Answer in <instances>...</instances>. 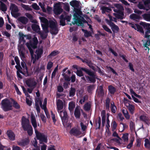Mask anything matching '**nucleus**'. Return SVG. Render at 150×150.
I'll return each instance as SVG.
<instances>
[{"label": "nucleus", "mask_w": 150, "mask_h": 150, "mask_svg": "<svg viewBox=\"0 0 150 150\" xmlns=\"http://www.w3.org/2000/svg\"><path fill=\"white\" fill-rule=\"evenodd\" d=\"M82 71L90 76H86V77L89 81L90 83H94L96 82V79H97V75L93 71L86 68L81 67L80 70H77L76 74L78 76L81 77L83 76Z\"/></svg>", "instance_id": "f257e3e1"}, {"label": "nucleus", "mask_w": 150, "mask_h": 150, "mask_svg": "<svg viewBox=\"0 0 150 150\" xmlns=\"http://www.w3.org/2000/svg\"><path fill=\"white\" fill-rule=\"evenodd\" d=\"M22 127L25 131H27L28 134L31 136L33 132V128L30 124L29 120L25 117L23 116L21 118Z\"/></svg>", "instance_id": "f03ea898"}, {"label": "nucleus", "mask_w": 150, "mask_h": 150, "mask_svg": "<svg viewBox=\"0 0 150 150\" xmlns=\"http://www.w3.org/2000/svg\"><path fill=\"white\" fill-rule=\"evenodd\" d=\"M1 108L4 112L11 110L12 109V103L7 98L1 101Z\"/></svg>", "instance_id": "7ed1b4c3"}, {"label": "nucleus", "mask_w": 150, "mask_h": 150, "mask_svg": "<svg viewBox=\"0 0 150 150\" xmlns=\"http://www.w3.org/2000/svg\"><path fill=\"white\" fill-rule=\"evenodd\" d=\"M35 106L38 113H39L40 112V108L39 104L41 108L44 110V111L47 110L46 105H42V98H36L35 100Z\"/></svg>", "instance_id": "20e7f679"}, {"label": "nucleus", "mask_w": 150, "mask_h": 150, "mask_svg": "<svg viewBox=\"0 0 150 150\" xmlns=\"http://www.w3.org/2000/svg\"><path fill=\"white\" fill-rule=\"evenodd\" d=\"M117 8H119V9H114L113 10V11L117 13H114L113 15L115 16L118 19H120V20H122L124 18L123 16H124V12L121 11L120 9H123L122 6L120 5H118Z\"/></svg>", "instance_id": "39448f33"}, {"label": "nucleus", "mask_w": 150, "mask_h": 150, "mask_svg": "<svg viewBox=\"0 0 150 150\" xmlns=\"http://www.w3.org/2000/svg\"><path fill=\"white\" fill-rule=\"evenodd\" d=\"M41 22L43 24H41V26L45 32L47 33L49 32V22L48 20L44 17H40Z\"/></svg>", "instance_id": "423d86ee"}, {"label": "nucleus", "mask_w": 150, "mask_h": 150, "mask_svg": "<svg viewBox=\"0 0 150 150\" xmlns=\"http://www.w3.org/2000/svg\"><path fill=\"white\" fill-rule=\"evenodd\" d=\"M35 134L37 139L40 141V144H42V142L47 143V136L44 134L38 132V130H35Z\"/></svg>", "instance_id": "0eeeda50"}, {"label": "nucleus", "mask_w": 150, "mask_h": 150, "mask_svg": "<svg viewBox=\"0 0 150 150\" xmlns=\"http://www.w3.org/2000/svg\"><path fill=\"white\" fill-rule=\"evenodd\" d=\"M49 24V27L51 28V33L54 35L57 34L58 32V30L57 27V24L53 21H50Z\"/></svg>", "instance_id": "6e6552de"}, {"label": "nucleus", "mask_w": 150, "mask_h": 150, "mask_svg": "<svg viewBox=\"0 0 150 150\" xmlns=\"http://www.w3.org/2000/svg\"><path fill=\"white\" fill-rule=\"evenodd\" d=\"M18 52L21 59L25 58V50L23 45L21 44L20 45L19 48L18 49Z\"/></svg>", "instance_id": "1a4fd4ad"}, {"label": "nucleus", "mask_w": 150, "mask_h": 150, "mask_svg": "<svg viewBox=\"0 0 150 150\" xmlns=\"http://www.w3.org/2000/svg\"><path fill=\"white\" fill-rule=\"evenodd\" d=\"M25 83L28 87L33 88L36 87L37 85V83L31 78L28 79L26 80Z\"/></svg>", "instance_id": "9d476101"}, {"label": "nucleus", "mask_w": 150, "mask_h": 150, "mask_svg": "<svg viewBox=\"0 0 150 150\" xmlns=\"http://www.w3.org/2000/svg\"><path fill=\"white\" fill-rule=\"evenodd\" d=\"M108 24L110 27L112 32L114 33V34L115 33H117L119 30L118 26L112 21H108Z\"/></svg>", "instance_id": "9b49d317"}, {"label": "nucleus", "mask_w": 150, "mask_h": 150, "mask_svg": "<svg viewBox=\"0 0 150 150\" xmlns=\"http://www.w3.org/2000/svg\"><path fill=\"white\" fill-rule=\"evenodd\" d=\"M70 134L75 136H77L81 134L80 130L76 128H72L69 132Z\"/></svg>", "instance_id": "f8f14e48"}, {"label": "nucleus", "mask_w": 150, "mask_h": 150, "mask_svg": "<svg viewBox=\"0 0 150 150\" xmlns=\"http://www.w3.org/2000/svg\"><path fill=\"white\" fill-rule=\"evenodd\" d=\"M82 22L85 23H87V21L85 20L84 18L82 17L81 18H79L76 20H74V24H76L78 26H83V24L82 23Z\"/></svg>", "instance_id": "ddd939ff"}, {"label": "nucleus", "mask_w": 150, "mask_h": 150, "mask_svg": "<svg viewBox=\"0 0 150 150\" xmlns=\"http://www.w3.org/2000/svg\"><path fill=\"white\" fill-rule=\"evenodd\" d=\"M6 134L10 140L13 141L15 140V134L11 130H8Z\"/></svg>", "instance_id": "4468645a"}, {"label": "nucleus", "mask_w": 150, "mask_h": 150, "mask_svg": "<svg viewBox=\"0 0 150 150\" xmlns=\"http://www.w3.org/2000/svg\"><path fill=\"white\" fill-rule=\"evenodd\" d=\"M35 53L36 54H35V56L37 57V60H38L42 57L43 53L42 48H38L36 50Z\"/></svg>", "instance_id": "2eb2a0df"}, {"label": "nucleus", "mask_w": 150, "mask_h": 150, "mask_svg": "<svg viewBox=\"0 0 150 150\" xmlns=\"http://www.w3.org/2000/svg\"><path fill=\"white\" fill-rule=\"evenodd\" d=\"M129 17L131 19L136 21H138L142 19V17L134 13L131 14Z\"/></svg>", "instance_id": "dca6fc26"}, {"label": "nucleus", "mask_w": 150, "mask_h": 150, "mask_svg": "<svg viewBox=\"0 0 150 150\" xmlns=\"http://www.w3.org/2000/svg\"><path fill=\"white\" fill-rule=\"evenodd\" d=\"M18 20L19 22L24 25L26 24L28 22V19L25 16H20L18 18Z\"/></svg>", "instance_id": "f3484780"}, {"label": "nucleus", "mask_w": 150, "mask_h": 150, "mask_svg": "<svg viewBox=\"0 0 150 150\" xmlns=\"http://www.w3.org/2000/svg\"><path fill=\"white\" fill-rule=\"evenodd\" d=\"M30 142L29 139H25L22 140L21 141L18 142V144L20 146H25L28 145Z\"/></svg>", "instance_id": "a211bd4d"}, {"label": "nucleus", "mask_w": 150, "mask_h": 150, "mask_svg": "<svg viewBox=\"0 0 150 150\" xmlns=\"http://www.w3.org/2000/svg\"><path fill=\"white\" fill-rule=\"evenodd\" d=\"M60 115L62 122L65 121L67 120L68 115L67 112L66 111H61Z\"/></svg>", "instance_id": "6ab92c4d"}, {"label": "nucleus", "mask_w": 150, "mask_h": 150, "mask_svg": "<svg viewBox=\"0 0 150 150\" xmlns=\"http://www.w3.org/2000/svg\"><path fill=\"white\" fill-rule=\"evenodd\" d=\"M57 110L58 112L63 108V103L61 100L58 99L57 102Z\"/></svg>", "instance_id": "aec40b11"}, {"label": "nucleus", "mask_w": 150, "mask_h": 150, "mask_svg": "<svg viewBox=\"0 0 150 150\" xmlns=\"http://www.w3.org/2000/svg\"><path fill=\"white\" fill-rule=\"evenodd\" d=\"M109 92L112 95H114L116 91V89L112 85H109L108 87Z\"/></svg>", "instance_id": "412c9836"}, {"label": "nucleus", "mask_w": 150, "mask_h": 150, "mask_svg": "<svg viewBox=\"0 0 150 150\" xmlns=\"http://www.w3.org/2000/svg\"><path fill=\"white\" fill-rule=\"evenodd\" d=\"M32 30L35 32L38 33L40 31L39 26L35 24H33L31 25Z\"/></svg>", "instance_id": "4be33fe9"}, {"label": "nucleus", "mask_w": 150, "mask_h": 150, "mask_svg": "<svg viewBox=\"0 0 150 150\" xmlns=\"http://www.w3.org/2000/svg\"><path fill=\"white\" fill-rule=\"evenodd\" d=\"M74 115L76 118H80L81 115L80 110L78 107H76L75 109Z\"/></svg>", "instance_id": "5701e85b"}, {"label": "nucleus", "mask_w": 150, "mask_h": 150, "mask_svg": "<svg viewBox=\"0 0 150 150\" xmlns=\"http://www.w3.org/2000/svg\"><path fill=\"white\" fill-rule=\"evenodd\" d=\"M62 11V9L59 6H56L54 9V12L57 15L60 14Z\"/></svg>", "instance_id": "b1692460"}, {"label": "nucleus", "mask_w": 150, "mask_h": 150, "mask_svg": "<svg viewBox=\"0 0 150 150\" xmlns=\"http://www.w3.org/2000/svg\"><path fill=\"white\" fill-rule=\"evenodd\" d=\"M91 104L90 102H87L84 105L83 109L86 111H89L91 108Z\"/></svg>", "instance_id": "393cba45"}, {"label": "nucleus", "mask_w": 150, "mask_h": 150, "mask_svg": "<svg viewBox=\"0 0 150 150\" xmlns=\"http://www.w3.org/2000/svg\"><path fill=\"white\" fill-rule=\"evenodd\" d=\"M11 12H17L19 11L18 8L17 6L14 4H12L10 7Z\"/></svg>", "instance_id": "a878e982"}, {"label": "nucleus", "mask_w": 150, "mask_h": 150, "mask_svg": "<svg viewBox=\"0 0 150 150\" xmlns=\"http://www.w3.org/2000/svg\"><path fill=\"white\" fill-rule=\"evenodd\" d=\"M70 5L72 7L78 8L79 6V2L77 0H72L70 2Z\"/></svg>", "instance_id": "bb28decb"}, {"label": "nucleus", "mask_w": 150, "mask_h": 150, "mask_svg": "<svg viewBox=\"0 0 150 150\" xmlns=\"http://www.w3.org/2000/svg\"><path fill=\"white\" fill-rule=\"evenodd\" d=\"M0 10H1L3 12H5L6 11L7 9L6 5L1 1H0Z\"/></svg>", "instance_id": "cd10ccee"}, {"label": "nucleus", "mask_w": 150, "mask_h": 150, "mask_svg": "<svg viewBox=\"0 0 150 150\" xmlns=\"http://www.w3.org/2000/svg\"><path fill=\"white\" fill-rule=\"evenodd\" d=\"M110 100L109 98L108 97L105 100V107L106 110L109 111L110 110Z\"/></svg>", "instance_id": "c85d7f7f"}, {"label": "nucleus", "mask_w": 150, "mask_h": 150, "mask_svg": "<svg viewBox=\"0 0 150 150\" xmlns=\"http://www.w3.org/2000/svg\"><path fill=\"white\" fill-rule=\"evenodd\" d=\"M101 10L103 14L105 13L106 12H110L111 11L110 8L105 6H102L101 8Z\"/></svg>", "instance_id": "c756f323"}, {"label": "nucleus", "mask_w": 150, "mask_h": 150, "mask_svg": "<svg viewBox=\"0 0 150 150\" xmlns=\"http://www.w3.org/2000/svg\"><path fill=\"white\" fill-rule=\"evenodd\" d=\"M81 30L84 33V35L85 37L88 38L92 36V33L90 31H88L87 30L83 29H82Z\"/></svg>", "instance_id": "7c9ffc66"}, {"label": "nucleus", "mask_w": 150, "mask_h": 150, "mask_svg": "<svg viewBox=\"0 0 150 150\" xmlns=\"http://www.w3.org/2000/svg\"><path fill=\"white\" fill-rule=\"evenodd\" d=\"M59 19H60V25L62 26H64L65 25V20L64 18V16L63 14L61 15L60 16Z\"/></svg>", "instance_id": "2f4dec72"}, {"label": "nucleus", "mask_w": 150, "mask_h": 150, "mask_svg": "<svg viewBox=\"0 0 150 150\" xmlns=\"http://www.w3.org/2000/svg\"><path fill=\"white\" fill-rule=\"evenodd\" d=\"M75 13L74 15V20H76L78 18H80V17H79V13L80 12V10L77 8H75Z\"/></svg>", "instance_id": "473e14b6"}, {"label": "nucleus", "mask_w": 150, "mask_h": 150, "mask_svg": "<svg viewBox=\"0 0 150 150\" xmlns=\"http://www.w3.org/2000/svg\"><path fill=\"white\" fill-rule=\"evenodd\" d=\"M110 108L111 112L112 113H115L116 112L117 108L115 105L114 103L113 102L111 103Z\"/></svg>", "instance_id": "72a5a7b5"}, {"label": "nucleus", "mask_w": 150, "mask_h": 150, "mask_svg": "<svg viewBox=\"0 0 150 150\" xmlns=\"http://www.w3.org/2000/svg\"><path fill=\"white\" fill-rule=\"evenodd\" d=\"M19 41L21 42L23 41V43L25 42V41L24 39V37H25V35H24L22 32H20L19 33Z\"/></svg>", "instance_id": "f704fd0d"}, {"label": "nucleus", "mask_w": 150, "mask_h": 150, "mask_svg": "<svg viewBox=\"0 0 150 150\" xmlns=\"http://www.w3.org/2000/svg\"><path fill=\"white\" fill-rule=\"evenodd\" d=\"M21 65L22 67L23 68H25L26 69V73H25V76H30L31 75V74L30 73H29L28 70H27V67L26 66V65L23 62H21Z\"/></svg>", "instance_id": "c9c22d12"}, {"label": "nucleus", "mask_w": 150, "mask_h": 150, "mask_svg": "<svg viewBox=\"0 0 150 150\" xmlns=\"http://www.w3.org/2000/svg\"><path fill=\"white\" fill-rule=\"evenodd\" d=\"M146 6L145 5L144 2H139L137 5L138 8L140 9L145 10L146 9Z\"/></svg>", "instance_id": "e433bc0d"}, {"label": "nucleus", "mask_w": 150, "mask_h": 150, "mask_svg": "<svg viewBox=\"0 0 150 150\" xmlns=\"http://www.w3.org/2000/svg\"><path fill=\"white\" fill-rule=\"evenodd\" d=\"M143 18L145 20L150 21V12L149 13H145L142 15Z\"/></svg>", "instance_id": "4c0bfd02"}, {"label": "nucleus", "mask_w": 150, "mask_h": 150, "mask_svg": "<svg viewBox=\"0 0 150 150\" xmlns=\"http://www.w3.org/2000/svg\"><path fill=\"white\" fill-rule=\"evenodd\" d=\"M11 100L13 102V106L14 108L17 109H19L20 108V105L16 101L12 98L11 99Z\"/></svg>", "instance_id": "58836bf2"}, {"label": "nucleus", "mask_w": 150, "mask_h": 150, "mask_svg": "<svg viewBox=\"0 0 150 150\" xmlns=\"http://www.w3.org/2000/svg\"><path fill=\"white\" fill-rule=\"evenodd\" d=\"M76 90L74 88L71 87L69 91V96L70 97H73L75 94Z\"/></svg>", "instance_id": "ea45409f"}, {"label": "nucleus", "mask_w": 150, "mask_h": 150, "mask_svg": "<svg viewBox=\"0 0 150 150\" xmlns=\"http://www.w3.org/2000/svg\"><path fill=\"white\" fill-rule=\"evenodd\" d=\"M26 45V46L28 45V46L33 49H35L37 47V44L31 41H30L29 43L27 42Z\"/></svg>", "instance_id": "a19ab883"}, {"label": "nucleus", "mask_w": 150, "mask_h": 150, "mask_svg": "<svg viewBox=\"0 0 150 150\" xmlns=\"http://www.w3.org/2000/svg\"><path fill=\"white\" fill-rule=\"evenodd\" d=\"M87 65L91 69L93 70H95V68L93 65V63L92 62L91 60H88V62H86Z\"/></svg>", "instance_id": "79ce46f5"}, {"label": "nucleus", "mask_w": 150, "mask_h": 150, "mask_svg": "<svg viewBox=\"0 0 150 150\" xmlns=\"http://www.w3.org/2000/svg\"><path fill=\"white\" fill-rule=\"evenodd\" d=\"M75 107V105L74 102L73 101H71L69 103L68 108L70 111H73Z\"/></svg>", "instance_id": "37998d69"}, {"label": "nucleus", "mask_w": 150, "mask_h": 150, "mask_svg": "<svg viewBox=\"0 0 150 150\" xmlns=\"http://www.w3.org/2000/svg\"><path fill=\"white\" fill-rule=\"evenodd\" d=\"M128 109L131 114H133L135 109L134 106L132 104H129Z\"/></svg>", "instance_id": "c03bdc74"}, {"label": "nucleus", "mask_w": 150, "mask_h": 150, "mask_svg": "<svg viewBox=\"0 0 150 150\" xmlns=\"http://www.w3.org/2000/svg\"><path fill=\"white\" fill-rule=\"evenodd\" d=\"M59 53V52L57 50H54L47 57L48 58H50L52 57L56 56Z\"/></svg>", "instance_id": "a18cd8bd"}, {"label": "nucleus", "mask_w": 150, "mask_h": 150, "mask_svg": "<svg viewBox=\"0 0 150 150\" xmlns=\"http://www.w3.org/2000/svg\"><path fill=\"white\" fill-rule=\"evenodd\" d=\"M102 27L104 30L106 31L110 34H112V31L109 28H108L107 25H102Z\"/></svg>", "instance_id": "49530a36"}, {"label": "nucleus", "mask_w": 150, "mask_h": 150, "mask_svg": "<svg viewBox=\"0 0 150 150\" xmlns=\"http://www.w3.org/2000/svg\"><path fill=\"white\" fill-rule=\"evenodd\" d=\"M145 143L144 146L146 148H149L150 147V142L148 139H146L144 140Z\"/></svg>", "instance_id": "de8ad7c7"}, {"label": "nucleus", "mask_w": 150, "mask_h": 150, "mask_svg": "<svg viewBox=\"0 0 150 150\" xmlns=\"http://www.w3.org/2000/svg\"><path fill=\"white\" fill-rule=\"evenodd\" d=\"M22 7L24 9L26 10L31 11L32 10V9L28 5H26L23 4H21Z\"/></svg>", "instance_id": "09e8293b"}, {"label": "nucleus", "mask_w": 150, "mask_h": 150, "mask_svg": "<svg viewBox=\"0 0 150 150\" xmlns=\"http://www.w3.org/2000/svg\"><path fill=\"white\" fill-rule=\"evenodd\" d=\"M140 120L144 122L146 124H147L148 120L146 118V117L144 115H141L139 117Z\"/></svg>", "instance_id": "8fccbe9b"}, {"label": "nucleus", "mask_w": 150, "mask_h": 150, "mask_svg": "<svg viewBox=\"0 0 150 150\" xmlns=\"http://www.w3.org/2000/svg\"><path fill=\"white\" fill-rule=\"evenodd\" d=\"M136 30L141 33L144 32L143 29L142 27L139 25L136 24Z\"/></svg>", "instance_id": "3c124183"}, {"label": "nucleus", "mask_w": 150, "mask_h": 150, "mask_svg": "<svg viewBox=\"0 0 150 150\" xmlns=\"http://www.w3.org/2000/svg\"><path fill=\"white\" fill-rule=\"evenodd\" d=\"M98 93L101 96H103L104 95V91L103 88V87L102 86H99Z\"/></svg>", "instance_id": "603ef678"}, {"label": "nucleus", "mask_w": 150, "mask_h": 150, "mask_svg": "<svg viewBox=\"0 0 150 150\" xmlns=\"http://www.w3.org/2000/svg\"><path fill=\"white\" fill-rule=\"evenodd\" d=\"M94 89V86L93 85H90L87 86V91L88 93H90Z\"/></svg>", "instance_id": "864d4df0"}, {"label": "nucleus", "mask_w": 150, "mask_h": 150, "mask_svg": "<svg viewBox=\"0 0 150 150\" xmlns=\"http://www.w3.org/2000/svg\"><path fill=\"white\" fill-rule=\"evenodd\" d=\"M112 131H114L116 129L117 127V124L116 121H114L112 122Z\"/></svg>", "instance_id": "5fc2aeb1"}, {"label": "nucleus", "mask_w": 150, "mask_h": 150, "mask_svg": "<svg viewBox=\"0 0 150 150\" xmlns=\"http://www.w3.org/2000/svg\"><path fill=\"white\" fill-rule=\"evenodd\" d=\"M141 25H142L144 28H146L147 29L149 26H150V24L149 23H147L144 22H141L140 23Z\"/></svg>", "instance_id": "6e6d98bb"}, {"label": "nucleus", "mask_w": 150, "mask_h": 150, "mask_svg": "<svg viewBox=\"0 0 150 150\" xmlns=\"http://www.w3.org/2000/svg\"><path fill=\"white\" fill-rule=\"evenodd\" d=\"M62 75L63 76L65 81H68V82H69L70 81V78L67 75L65 74V73H64L62 74Z\"/></svg>", "instance_id": "4d7b16f0"}, {"label": "nucleus", "mask_w": 150, "mask_h": 150, "mask_svg": "<svg viewBox=\"0 0 150 150\" xmlns=\"http://www.w3.org/2000/svg\"><path fill=\"white\" fill-rule=\"evenodd\" d=\"M38 34L40 35L41 38L42 40L45 39L47 37V34H45L41 31Z\"/></svg>", "instance_id": "13d9d810"}, {"label": "nucleus", "mask_w": 150, "mask_h": 150, "mask_svg": "<svg viewBox=\"0 0 150 150\" xmlns=\"http://www.w3.org/2000/svg\"><path fill=\"white\" fill-rule=\"evenodd\" d=\"M27 47L29 50V51L31 57L33 58L34 56V52L33 50V49H32L31 47H30L28 46V45H27Z\"/></svg>", "instance_id": "bf43d9fd"}, {"label": "nucleus", "mask_w": 150, "mask_h": 150, "mask_svg": "<svg viewBox=\"0 0 150 150\" xmlns=\"http://www.w3.org/2000/svg\"><path fill=\"white\" fill-rule=\"evenodd\" d=\"M53 63L51 61L48 62L47 65V68L48 70H50L52 67Z\"/></svg>", "instance_id": "052dcab7"}, {"label": "nucleus", "mask_w": 150, "mask_h": 150, "mask_svg": "<svg viewBox=\"0 0 150 150\" xmlns=\"http://www.w3.org/2000/svg\"><path fill=\"white\" fill-rule=\"evenodd\" d=\"M58 65H57L54 69V70L52 72L51 75V78H53L56 75V72L58 70Z\"/></svg>", "instance_id": "680f3d73"}, {"label": "nucleus", "mask_w": 150, "mask_h": 150, "mask_svg": "<svg viewBox=\"0 0 150 150\" xmlns=\"http://www.w3.org/2000/svg\"><path fill=\"white\" fill-rule=\"evenodd\" d=\"M110 121L109 120V119L108 118V117H107V125H106V127H107V129H106V131H109V128L110 127Z\"/></svg>", "instance_id": "e2e57ef3"}, {"label": "nucleus", "mask_w": 150, "mask_h": 150, "mask_svg": "<svg viewBox=\"0 0 150 150\" xmlns=\"http://www.w3.org/2000/svg\"><path fill=\"white\" fill-rule=\"evenodd\" d=\"M11 13L12 16L15 18H17L20 15V13H18L11 12Z\"/></svg>", "instance_id": "0e129e2a"}, {"label": "nucleus", "mask_w": 150, "mask_h": 150, "mask_svg": "<svg viewBox=\"0 0 150 150\" xmlns=\"http://www.w3.org/2000/svg\"><path fill=\"white\" fill-rule=\"evenodd\" d=\"M107 68L108 69L110 70V71H111L112 72L115 74L116 75H118L117 73L115 71V70L111 67L107 66Z\"/></svg>", "instance_id": "69168bd1"}, {"label": "nucleus", "mask_w": 150, "mask_h": 150, "mask_svg": "<svg viewBox=\"0 0 150 150\" xmlns=\"http://www.w3.org/2000/svg\"><path fill=\"white\" fill-rule=\"evenodd\" d=\"M32 8L34 9L38 10L40 9V7L37 4L34 3L32 5Z\"/></svg>", "instance_id": "338daca9"}, {"label": "nucleus", "mask_w": 150, "mask_h": 150, "mask_svg": "<svg viewBox=\"0 0 150 150\" xmlns=\"http://www.w3.org/2000/svg\"><path fill=\"white\" fill-rule=\"evenodd\" d=\"M134 12L135 14H137V15H139V16H140L142 13V11L136 9H134Z\"/></svg>", "instance_id": "774afa93"}]
</instances>
